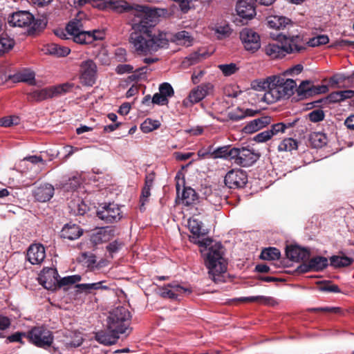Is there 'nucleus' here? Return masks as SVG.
<instances>
[{"label": "nucleus", "instance_id": "1", "mask_svg": "<svg viewBox=\"0 0 354 354\" xmlns=\"http://www.w3.org/2000/svg\"><path fill=\"white\" fill-rule=\"evenodd\" d=\"M109 3L117 12H129L134 16L131 21L129 37L133 53L147 55L168 46L166 33L156 28L159 17L156 9L147 6L131 5L125 1H111Z\"/></svg>", "mask_w": 354, "mask_h": 354}, {"label": "nucleus", "instance_id": "2", "mask_svg": "<svg viewBox=\"0 0 354 354\" xmlns=\"http://www.w3.org/2000/svg\"><path fill=\"white\" fill-rule=\"evenodd\" d=\"M130 312L123 306L113 309L107 317L106 330L95 333V339L105 346L115 344L120 337L128 330L130 320Z\"/></svg>", "mask_w": 354, "mask_h": 354}, {"label": "nucleus", "instance_id": "3", "mask_svg": "<svg viewBox=\"0 0 354 354\" xmlns=\"http://www.w3.org/2000/svg\"><path fill=\"white\" fill-rule=\"evenodd\" d=\"M194 242L205 249L209 247L205 259V264L208 269L209 277L215 283L224 282V274L227 271V264L223 257V252L221 243H216L212 245V240L209 238L203 239L198 241H194Z\"/></svg>", "mask_w": 354, "mask_h": 354}, {"label": "nucleus", "instance_id": "4", "mask_svg": "<svg viewBox=\"0 0 354 354\" xmlns=\"http://www.w3.org/2000/svg\"><path fill=\"white\" fill-rule=\"evenodd\" d=\"M270 35L274 39L283 41L281 45L272 43L265 46L263 50L270 59H281L286 54L300 53L306 48L303 36L300 35H293L290 32Z\"/></svg>", "mask_w": 354, "mask_h": 354}, {"label": "nucleus", "instance_id": "5", "mask_svg": "<svg viewBox=\"0 0 354 354\" xmlns=\"http://www.w3.org/2000/svg\"><path fill=\"white\" fill-rule=\"evenodd\" d=\"M81 26V22L78 20L70 21L66 26V32L62 31L59 36L63 39H72L82 45L92 44L98 39L95 32L82 30Z\"/></svg>", "mask_w": 354, "mask_h": 354}, {"label": "nucleus", "instance_id": "6", "mask_svg": "<svg viewBox=\"0 0 354 354\" xmlns=\"http://www.w3.org/2000/svg\"><path fill=\"white\" fill-rule=\"evenodd\" d=\"M27 339L35 346L47 349L52 346L54 336L46 326H37L27 332Z\"/></svg>", "mask_w": 354, "mask_h": 354}, {"label": "nucleus", "instance_id": "7", "mask_svg": "<svg viewBox=\"0 0 354 354\" xmlns=\"http://www.w3.org/2000/svg\"><path fill=\"white\" fill-rule=\"evenodd\" d=\"M58 272L56 269L47 268L44 270L43 274L39 277L40 283L46 289H50L52 286L53 279L57 281L59 287L68 285H73L79 282L82 279V277L79 274H75L63 277L60 280H57Z\"/></svg>", "mask_w": 354, "mask_h": 354}, {"label": "nucleus", "instance_id": "8", "mask_svg": "<svg viewBox=\"0 0 354 354\" xmlns=\"http://www.w3.org/2000/svg\"><path fill=\"white\" fill-rule=\"evenodd\" d=\"M8 24L12 27H30L31 30L36 31L41 22L35 20L34 16L30 12L19 10L12 13L8 17Z\"/></svg>", "mask_w": 354, "mask_h": 354}, {"label": "nucleus", "instance_id": "9", "mask_svg": "<svg viewBox=\"0 0 354 354\" xmlns=\"http://www.w3.org/2000/svg\"><path fill=\"white\" fill-rule=\"evenodd\" d=\"M80 81L85 86H92L97 79V65L92 59H86L80 64Z\"/></svg>", "mask_w": 354, "mask_h": 354}, {"label": "nucleus", "instance_id": "10", "mask_svg": "<svg viewBox=\"0 0 354 354\" xmlns=\"http://www.w3.org/2000/svg\"><path fill=\"white\" fill-rule=\"evenodd\" d=\"M231 154L234 155L232 159L234 163L243 167L252 166L260 158L259 153L245 147H236Z\"/></svg>", "mask_w": 354, "mask_h": 354}, {"label": "nucleus", "instance_id": "11", "mask_svg": "<svg viewBox=\"0 0 354 354\" xmlns=\"http://www.w3.org/2000/svg\"><path fill=\"white\" fill-rule=\"evenodd\" d=\"M213 89L210 83L201 84L192 89L189 95L183 100V106L185 108L192 106L194 104L201 102Z\"/></svg>", "mask_w": 354, "mask_h": 354}, {"label": "nucleus", "instance_id": "12", "mask_svg": "<svg viewBox=\"0 0 354 354\" xmlns=\"http://www.w3.org/2000/svg\"><path fill=\"white\" fill-rule=\"evenodd\" d=\"M240 39L244 48L248 52L254 53L261 47L259 35L251 28H243L240 32Z\"/></svg>", "mask_w": 354, "mask_h": 354}, {"label": "nucleus", "instance_id": "13", "mask_svg": "<svg viewBox=\"0 0 354 354\" xmlns=\"http://www.w3.org/2000/svg\"><path fill=\"white\" fill-rule=\"evenodd\" d=\"M97 217L107 223H111L120 220L121 211L119 206L115 203H104L97 210Z\"/></svg>", "mask_w": 354, "mask_h": 354}, {"label": "nucleus", "instance_id": "14", "mask_svg": "<svg viewBox=\"0 0 354 354\" xmlns=\"http://www.w3.org/2000/svg\"><path fill=\"white\" fill-rule=\"evenodd\" d=\"M295 90L300 99H304L315 95L326 93L328 88L326 85L315 86L311 81L304 80Z\"/></svg>", "mask_w": 354, "mask_h": 354}, {"label": "nucleus", "instance_id": "15", "mask_svg": "<svg viewBox=\"0 0 354 354\" xmlns=\"http://www.w3.org/2000/svg\"><path fill=\"white\" fill-rule=\"evenodd\" d=\"M224 182L230 189L243 187L248 183L247 173L242 169H232L226 174Z\"/></svg>", "mask_w": 354, "mask_h": 354}, {"label": "nucleus", "instance_id": "16", "mask_svg": "<svg viewBox=\"0 0 354 354\" xmlns=\"http://www.w3.org/2000/svg\"><path fill=\"white\" fill-rule=\"evenodd\" d=\"M258 87L263 90L268 88L263 97V100L268 104H272L283 99L276 86V82H272V80H270V77L266 80L259 82Z\"/></svg>", "mask_w": 354, "mask_h": 354}, {"label": "nucleus", "instance_id": "17", "mask_svg": "<svg viewBox=\"0 0 354 354\" xmlns=\"http://www.w3.org/2000/svg\"><path fill=\"white\" fill-rule=\"evenodd\" d=\"M270 80H272V82H276V86L283 99L289 98L297 87L296 82L292 79L285 80L283 77L273 75L270 77Z\"/></svg>", "mask_w": 354, "mask_h": 354}, {"label": "nucleus", "instance_id": "18", "mask_svg": "<svg viewBox=\"0 0 354 354\" xmlns=\"http://www.w3.org/2000/svg\"><path fill=\"white\" fill-rule=\"evenodd\" d=\"M267 25L270 28L281 31V32H290L288 29L293 26L292 21L283 16H270L267 17Z\"/></svg>", "mask_w": 354, "mask_h": 354}, {"label": "nucleus", "instance_id": "19", "mask_svg": "<svg viewBox=\"0 0 354 354\" xmlns=\"http://www.w3.org/2000/svg\"><path fill=\"white\" fill-rule=\"evenodd\" d=\"M256 3L255 0H239L236 6L237 14L243 19H252L256 15Z\"/></svg>", "mask_w": 354, "mask_h": 354}, {"label": "nucleus", "instance_id": "20", "mask_svg": "<svg viewBox=\"0 0 354 354\" xmlns=\"http://www.w3.org/2000/svg\"><path fill=\"white\" fill-rule=\"evenodd\" d=\"M26 257L31 264H40L46 257L44 247L41 244H32L30 245L27 250Z\"/></svg>", "mask_w": 354, "mask_h": 354}, {"label": "nucleus", "instance_id": "21", "mask_svg": "<svg viewBox=\"0 0 354 354\" xmlns=\"http://www.w3.org/2000/svg\"><path fill=\"white\" fill-rule=\"evenodd\" d=\"M114 236V230L111 227L97 228L91 236V241L98 245L109 241Z\"/></svg>", "mask_w": 354, "mask_h": 354}, {"label": "nucleus", "instance_id": "22", "mask_svg": "<svg viewBox=\"0 0 354 354\" xmlns=\"http://www.w3.org/2000/svg\"><path fill=\"white\" fill-rule=\"evenodd\" d=\"M54 187L48 183H45L37 187L33 191V196L36 201L45 203L51 199L54 195Z\"/></svg>", "mask_w": 354, "mask_h": 354}, {"label": "nucleus", "instance_id": "23", "mask_svg": "<svg viewBox=\"0 0 354 354\" xmlns=\"http://www.w3.org/2000/svg\"><path fill=\"white\" fill-rule=\"evenodd\" d=\"M271 122V118L269 116H263L257 119H254L248 122L243 128V132L247 134L255 133Z\"/></svg>", "mask_w": 354, "mask_h": 354}, {"label": "nucleus", "instance_id": "24", "mask_svg": "<svg viewBox=\"0 0 354 354\" xmlns=\"http://www.w3.org/2000/svg\"><path fill=\"white\" fill-rule=\"evenodd\" d=\"M167 287L170 288V289H168L167 288H163L162 292L161 293V295L163 297L177 299L178 296L184 293L191 292V290L189 289L181 286L177 282H172L171 283H168L167 285Z\"/></svg>", "mask_w": 354, "mask_h": 354}, {"label": "nucleus", "instance_id": "25", "mask_svg": "<svg viewBox=\"0 0 354 354\" xmlns=\"http://www.w3.org/2000/svg\"><path fill=\"white\" fill-rule=\"evenodd\" d=\"M106 281H100L91 283H78L75 287L78 292H84L85 294H95L97 290H106L110 288L107 286Z\"/></svg>", "mask_w": 354, "mask_h": 354}, {"label": "nucleus", "instance_id": "26", "mask_svg": "<svg viewBox=\"0 0 354 354\" xmlns=\"http://www.w3.org/2000/svg\"><path fill=\"white\" fill-rule=\"evenodd\" d=\"M83 234L82 229L76 224H66L60 233V236L68 240H75L80 237Z\"/></svg>", "mask_w": 354, "mask_h": 354}, {"label": "nucleus", "instance_id": "27", "mask_svg": "<svg viewBox=\"0 0 354 354\" xmlns=\"http://www.w3.org/2000/svg\"><path fill=\"white\" fill-rule=\"evenodd\" d=\"M43 50L45 54L53 55L57 57H66L71 52V49L68 47L54 43L45 46Z\"/></svg>", "mask_w": 354, "mask_h": 354}, {"label": "nucleus", "instance_id": "28", "mask_svg": "<svg viewBox=\"0 0 354 354\" xmlns=\"http://www.w3.org/2000/svg\"><path fill=\"white\" fill-rule=\"evenodd\" d=\"M236 147H231L230 145H225L218 147L210 153L213 158H224L232 160L234 155L231 154Z\"/></svg>", "mask_w": 354, "mask_h": 354}, {"label": "nucleus", "instance_id": "29", "mask_svg": "<svg viewBox=\"0 0 354 354\" xmlns=\"http://www.w3.org/2000/svg\"><path fill=\"white\" fill-rule=\"evenodd\" d=\"M310 145L314 148H322L328 142L327 136L321 132H313L309 136Z\"/></svg>", "mask_w": 354, "mask_h": 354}, {"label": "nucleus", "instance_id": "30", "mask_svg": "<svg viewBox=\"0 0 354 354\" xmlns=\"http://www.w3.org/2000/svg\"><path fill=\"white\" fill-rule=\"evenodd\" d=\"M198 200L196 191L190 187H185L182 193V201L186 206L195 204Z\"/></svg>", "mask_w": 354, "mask_h": 354}, {"label": "nucleus", "instance_id": "31", "mask_svg": "<svg viewBox=\"0 0 354 354\" xmlns=\"http://www.w3.org/2000/svg\"><path fill=\"white\" fill-rule=\"evenodd\" d=\"M29 95L32 99L37 102H41L55 97L52 86L46 87L41 90H35L31 92Z\"/></svg>", "mask_w": 354, "mask_h": 354}, {"label": "nucleus", "instance_id": "32", "mask_svg": "<svg viewBox=\"0 0 354 354\" xmlns=\"http://www.w3.org/2000/svg\"><path fill=\"white\" fill-rule=\"evenodd\" d=\"M35 73L33 72H25L19 73L14 75H10L9 78L12 80L13 82H26L30 85H35Z\"/></svg>", "mask_w": 354, "mask_h": 354}, {"label": "nucleus", "instance_id": "33", "mask_svg": "<svg viewBox=\"0 0 354 354\" xmlns=\"http://www.w3.org/2000/svg\"><path fill=\"white\" fill-rule=\"evenodd\" d=\"M330 266L334 268H344L349 266L353 262L352 258L348 257L345 255L342 256H332L330 258Z\"/></svg>", "mask_w": 354, "mask_h": 354}, {"label": "nucleus", "instance_id": "34", "mask_svg": "<svg viewBox=\"0 0 354 354\" xmlns=\"http://www.w3.org/2000/svg\"><path fill=\"white\" fill-rule=\"evenodd\" d=\"M188 226L190 232L197 237L205 234L203 230V223L197 218H192L188 220Z\"/></svg>", "mask_w": 354, "mask_h": 354}, {"label": "nucleus", "instance_id": "35", "mask_svg": "<svg viewBox=\"0 0 354 354\" xmlns=\"http://www.w3.org/2000/svg\"><path fill=\"white\" fill-rule=\"evenodd\" d=\"M310 266L313 271H320L328 266L327 258L324 257L317 256L309 260Z\"/></svg>", "mask_w": 354, "mask_h": 354}, {"label": "nucleus", "instance_id": "36", "mask_svg": "<svg viewBox=\"0 0 354 354\" xmlns=\"http://www.w3.org/2000/svg\"><path fill=\"white\" fill-rule=\"evenodd\" d=\"M281 257V252L279 250L276 248H267L262 250L260 259L266 261H273L279 259Z\"/></svg>", "mask_w": 354, "mask_h": 354}, {"label": "nucleus", "instance_id": "37", "mask_svg": "<svg viewBox=\"0 0 354 354\" xmlns=\"http://www.w3.org/2000/svg\"><path fill=\"white\" fill-rule=\"evenodd\" d=\"M297 141L291 138H285L278 146V150L279 151H291L293 149H297Z\"/></svg>", "mask_w": 354, "mask_h": 354}, {"label": "nucleus", "instance_id": "38", "mask_svg": "<svg viewBox=\"0 0 354 354\" xmlns=\"http://www.w3.org/2000/svg\"><path fill=\"white\" fill-rule=\"evenodd\" d=\"M160 123L158 120L150 118L146 119L140 125V129L143 133H147L159 128Z\"/></svg>", "mask_w": 354, "mask_h": 354}, {"label": "nucleus", "instance_id": "39", "mask_svg": "<svg viewBox=\"0 0 354 354\" xmlns=\"http://www.w3.org/2000/svg\"><path fill=\"white\" fill-rule=\"evenodd\" d=\"M297 120H295L292 122L283 123L279 122L274 124H272L269 129L270 131V134L272 136L278 134L279 133H283L287 128H290L293 127Z\"/></svg>", "mask_w": 354, "mask_h": 354}, {"label": "nucleus", "instance_id": "40", "mask_svg": "<svg viewBox=\"0 0 354 354\" xmlns=\"http://www.w3.org/2000/svg\"><path fill=\"white\" fill-rule=\"evenodd\" d=\"M174 39L178 44L187 46L191 45L192 41L189 32L185 30H182L176 33L174 35Z\"/></svg>", "mask_w": 354, "mask_h": 354}, {"label": "nucleus", "instance_id": "41", "mask_svg": "<svg viewBox=\"0 0 354 354\" xmlns=\"http://www.w3.org/2000/svg\"><path fill=\"white\" fill-rule=\"evenodd\" d=\"M52 87L54 93V96L55 97L59 95L71 92L72 89L75 87V84L72 82H66Z\"/></svg>", "mask_w": 354, "mask_h": 354}, {"label": "nucleus", "instance_id": "42", "mask_svg": "<svg viewBox=\"0 0 354 354\" xmlns=\"http://www.w3.org/2000/svg\"><path fill=\"white\" fill-rule=\"evenodd\" d=\"M15 44V40L9 37H0V55L11 50Z\"/></svg>", "mask_w": 354, "mask_h": 354}, {"label": "nucleus", "instance_id": "43", "mask_svg": "<svg viewBox=\"0 0 354 354\" xmlns=\"http://www.w3.org/2000/svg\"><path fill=\"white\" fill-rule=\"evenodd\" d=\"M329 42V38L326 35H319L309 39L307 44L311 47H316L326 44Z\"/></svg>", "mask_w": 354, "mask_h": 354}, {"label": "nucleus", "instance_id": "44", "mask_svg": "<svg viewBox=\"0 0 354 354\" xmlns=\"http://www.w3.org/2000/svg\"><path fill=\"white\" fill-rule=\"evenodd\" d=\"M152 187L147 186L144 185L142 189L141 194L140 196V202L141 203L140 209L144 211L145 209V205L149 201V198L151 196V189Z\"/></svg>", "mask_w": 354, "mask_h": 354}, {"label": "nucleus", "instance_id": "45", "mask_svg": "<svg viewBox=\"0 0 354 354\" xmlns=\"http://www.w3.org/2000/svg\"><path fill=\"white\" fill-rule=\"evenodd\" d=\"M271 297H268L265 296H251V297H241L239 299V301L242 302H257V303H263V304H268L271 300Z\"/></svg>", "mask_w": 354, "mask_h": 354}, {"label": "nucleus", "instance_id": "46", "mask_svg": "<svg viewBox=\"0 0 354 354\" xmlns=\"http://www.w3.org/2000/svg\"><path fill=\"white\" fill-rule=\"evenodd\" d=\"M218 68L222 71L225 76H230L234 74L239 70V68L234 63H230L228 64H220L218 65Z\"/></svg>", "mask_w": 354, "mask_h": 354}, {"label": "nucleus", "instance_id": "47", "mask_svg": "<svg viewBox=\"0 0 354 354\" xmlns=\"http://www.w3.org/2000/svg\"><path fill=\"white\" fill-rule=\"evenodd\" d=\"M299 246L298 245H288L286 249V257L293 261L298 262V256L299 251Z\"/></svg>", "mask_w": 354, "mask_h": 354}, {"label": "nucleus", "instance_id": "48", "mask_svg": "<svg viewBox=\"0 0 354 354\" xmlns=\"http://www.w3.org/2000/svg\"><path fill=\"white\" fill-rule=\"evenodd\" d=\"M159 92L167 98L171 97L174 95V91L173 87L169 83L164 82L159 86Z\"/></svg>", "mask_w": 354, "mask_h": 354}, {"label": "nucleus", "instance_id": "49", "mask_svg": "<svg viewBox=\"0 0 354 354\" xmlns=\"http://www.w3.org/2000/svg\"><path fill=\"white\" fill-rule=\"evenodd\" d=\"M310 312H323L328 313L334 314H342L343 310L339 307H321V308H313L308 310Z\"/></svg>", "mask_w": 354, "mask_h": 354}, {"label": "nucleus", "instance_id": "50", "mask_svg": "<svg viewBox=\"0 0 354 354\" xmlns=\"http://www.w3.org/2000/svg\"><path fill=\"white\" fill-rule=\"evenodd\" d=\"M308 119L313 122H319L324 119L325 114L322 109H315L308 115Z\"/></svg>", "mask_w": 354, "mask_h": 354}, {"label": "nucleus", "instance_id": "51", "mask_svg": "<svg viewBox=\"0 0 354 354\" xmlns=\"http://www.w3.org/2000/svg\"><path fill=\"white\" fill-rule=\"evenodd\" d=\"M80 185V182L79 178L73 176L72 178H69L68 181L64 184L63 187L66 191H73L77 189Z\"/></svg>", "mask_w": 354, "mask_h": 354}, {"label": "nucleus", "instance_id": "52", "mask_svg": "<svg viewBox=\"0 0 354 354\" xmlns=\"http://www.w3.org/2000/svg\"><path fill=\"white\" fill-rule=\"evenodd\" d=\"M227 118L229 120L234 122L240 121L244 119L243 109L237 108L234 111L228 112Z\"/></svg>", "mask_w": 354, "mask_h": 354}, {"label": "nucleus", "instance_id": "53", "mask_svg": "<svg viewBox=\"0 0 354 354\" xmlns=\"http://www.w3.org/2000/svg\"><path fill=\"white\" fill-rule=\"evenodd\" d=\"M206 190L209 192V194L205 197V199L210 204L214 205L220 204L221 196H219L216 192H213L211 189H207Z\"/></svg>", "mask_w": 354, "mask_h": 354}, {"label": "nucleus", "instance_id": "54", "mask_svg": "<svg viewBox=\"0 0 354 354\" xmlns=\"http://www.w3.org/2000/svg\"><path fill=\"white\" fill-rule=\"evenodd\" d=\"M147 66H142L137 68L133 74L129 76V79L131 81L138 82L140 80L142 79V76L147 73Z\"/></svg>", "mask_w": 354, "mask_h": 354}, {"label": "nucleus", "instance_id": "55", "mask_svg": "<svg viewBox=\"0 0 354 354\" xmlns=\"http://www.w3.org/2000/svg\"><path fill=\"white\" fill-rule=\"evenodd\" d=\"M319 289L325 292H340V289L338 286L332 283L330 281L322 283L319 286Z\"/></svg>", "mask_w": 354, "mask_h": 354}, {"label": "nucleus", "instance_id": "56", "mask_svg": "<svg viewBox=\"0 0 354 354\" xmlns=\"http://www.w3.org/2000/svg\"><path fill=\"white\" fill-rule=\"evenodd\" d=\"M23 337L27 338V333L24 332H16L7 337V340L9 342H19L22 344H24L22 340Z\"/></svg>", "mask_w": 354, "mask_h": 354}, {"label": "nucleus", "instance_id": "57", "mask_svg": "<svg viewBox=\"0 0 354 354\" xmlns=\"http://www.w3.org/2000/svg\"><path fill=\"white\" fill-rule=\"evenodd\" d=\"M216 32L218 34V38L222 39L231 34V28L228 25L218 26Z\"/></svg>", "mask_w": 354, "mask_h": 354}, {"label": "nucleus", "instance_id": "58", "mask_svg": "<svg viewBox=\"0 0 354 354\" xmlns=\"http://www.w3.org/2000/svg\"><path fill=\"white\" fill-rule=\"evenodd\" d=\"M272 135L270 134V131L269 129L262 131L258 134H257L253 140L257 142H264L272 138Z\"/></svg>", "mask_w": 354, "mask_h": 354}, {"label": "nucleus", "instance_id": "59", "mask_svg": "<svg viewBox=\"0 0 354 354\" xmlns=\"http://www.w3.org/2000/svg\"><path fill=\"white\" fill-rule=\"evenodd\" d=\"M151 103L158 105H166L169 103V100L163 96L160 92L153 95L151 99Z\"/></svg>", "mask_w": 354, "mask_h": 354}, {"label": "nucleus", "instance_id": "60", "mask_svg": "<svg viewBox=\"0 0 354 354\" xmlns=\"http://www.w3.org/2000/svg\"><path fill=\"white\" fill-rule=\"evenodd\" d=\"M346 80H354V72L351 75L347 77L343 74H337L333 75L330 79L332 82L337 84L344 82Z\"/></svg>", "mask_w": 354, "mask_h": 354}, {"label": "nucleus", "instance_id": "61", "mask_svg": "<svg viewBox=\"0 0 354 354\" xmlns=\"http://www.w3.org/2000/svg\"><path fill=\"white\" fill-rule=\"evenodd\" d=\"M198 0H180V8L183 12H187L190 8L194 6V2Z\"/></svg>", "mask_w": 354, "mask_h": 354}, {"label": "nucleus", "instance_id": "62", "mask_svg": "<svg viewBox=\"0 0 354 354\" xmlns=\"http://www.w3.org/2000/svg\"><path fill=\"white\" fill-rule=\"evenodd\" d=\"M122 245V243L121 242H119L118 241H114L110 243L106 246V250L111 254L115 253L121 248Z\"/></svg>", "mask_w": 354, "mask_h": 354}, {"label": "nucleus", "instance_id": "63", "mask_svg": "<svg viewBox=\"0 0 354 354\" xmlns=\"http://www.w3.org/2000/svg\"><path fill=\"white\" fill-rule=\"evenodd\" d=\"M115 71L118 74L132 73L133 72V67L130 64H119Z\"/></svg>", "mask_w": 354, "mask_h": 354}, {"label": "nucleus", "instance_id": "64", "mask_svg": "<svg viewBox=\"0 0 354 354\" xmlns=\"http://www.w3.org/2000/svg\"><path fill=\"white\" fill-rule=\"evenodd\" d=\"M310 255L309 250L304 248H299V256H298V261H306L309 259Z\"/></svg>", "mask_w": 354, "mask_h": 354}]
</instances>
